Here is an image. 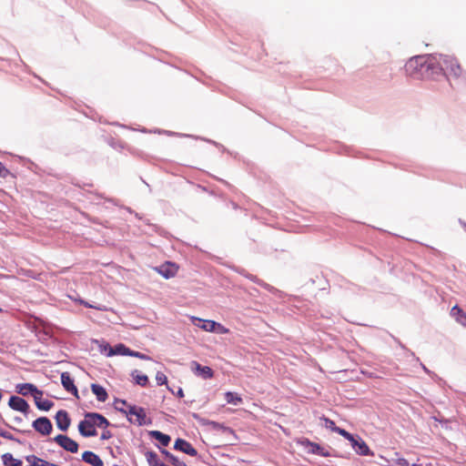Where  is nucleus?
Listing matches in <instances>:
<instances>
[{
  "mask_svg": "<svg viewBox=\"0 0 466 466\" xmlns=\"http://www.w3.org/2000/svg\"><path fill=\"white\" fill-rule=\"evenodd\" d=\"M405 70L412 76L425 73L429 77L450 74L459 78L463 74L462 68L454 57L442 54L414 56L406 63Z\"/></svg>",
  "mask_w": 466,
  "mask_h": 466,
  "instance_id": "obj_1",
  "label": "nucleus"
},
{
  "mask_svg": "<svg viewBox=\"0 0 466 466\" xmlns=\"http://www.w3.org/2000/svg\"><path fill=\"white\" fill-rule=\"evenodd\" d=\"M127 419L131 423L137 424L138 426L150 423V420L147 418L146 410L143 408L137 407L135 405L128 406Z\"/></svg>",
  "mask_w": 466,
  "mask_h": 466,
  "instance_id": "obj_2",
  "label": "nucleus"
},
{
  "mask_svg": "<svg viewBox=\"0 0 466 466\" xmlns=\"http://www.w3.org/2000/svg\"><path fill=\"white\" fill-rule=\"evenodd\" d=\"M86 423L89 426V428L96 429L98 428H106L109 425L108 420L101 414L96 412H89L85 415Z\"/></svg>",
  "mask_w": 466,
  "mask_h": 466,
  "instance_id": "obj_3",
  "label": "nucleus"
},
{
  "mask_svg": "<svg viewBox=\"0 0 466 466\" xmlns=\"http://www.w3.org/2000/svg\"><path fill=\"white\" fill-rule=\"evenodd\" d=\"M299 443L305 449H307L309 453L317 454V455H319L322 457H329L330 456V452L328 450L324 449L318 443L310 441L308 439H302L301 441H299Z\"/></svg>",
  "mask_w": 466,
  "mask_h": 466,
  "instance_id": "obj_4",
  "label": "nucleus"
},
{
  "mask_svg": "<svg viewBox=\"0 0 466 466\" xmlns=\"http://www.w3.org/2000/svg\"><path fill=\"white\" fill-rule=\"evenodd\" d=\"M54 441L66 451L76 453L78 451V444L66 435L59 434L54 438Z\"/></svg>",
  "mask_w": 466,
  "mask_h": 466,
  "instance_id": "obj_5",
  "label": "nucleus"
},
{
  "mask_svg": "<svg viewBox=\"0 0 466 466\" xmlns=\"http://www.w3.org/2000/svg\"><path fill=\"white\" fill-rule=\"evenodd\" d=\"M35 431L39 432L40 434L46 436L49 435L53 430L52 423L50 420L46 417H40L33 421L32 424Z\"/></svg>",
  "mask_w": 466,
  "mask_h": 466,
  "instance_id": "obj_6",
  "label": "nucleus"
},
{
  "mask_svg": "<svg viewBox=\"0 0 466 466\" xmlns=\"http://www.w3.org/2000/svg\"><path fill=\"white\" fill-rule=\"evenodd\" d=\"M190 369L195 375L202 378L203 380L211 379L214 375L211 368L208 366H202L197 361H191Z\"/></svg>",
  "mask_w": 466,
  "mask_h": 466,
  "instance_id": "obj_7",
  "label": "nucleus"
},
{
  "mask_svg": "<svg viewBox=\"0 0 466 466\" xmlns=\"http://www.w3.org/2000/svg\"><path fill=\"white\" fill-rule=\"evenodd\" d=\"M350 444L352 449L359 455L367 456L372 454L366 442L360 436H355L353 441H350Z\"/></svg>",
  "mask_w": 466,
  "mask_h": 466,
  "instance_id": "obj_8",
  "label": "nucleus"
},
{
  "mask_svg": "<svg viewBox=\"0 0 466 466\" xmlns=\"http://www.w3.org/2000/svg\"><path fill=\"white\" fill-rule=\"evenodd\" d=\"M15 391L23 396H27L31 394L34 396L35 394L43 395V391L38 390L32 383H20L15 386Z\"/></svg>",
  "mask_w": 466,
  "mask_h": 466,
  "instance_id": "obj_9",
  "label": "nucleus"
},
{
  "mask_svg": "<svg viewBox=\"0 0 466 466\" xmlns=\"http://www.w3.org/2000/svg\"><path fill=\"white\" fill-rule=\"evenodd\" d=\"M8 405L11 409L23 413H27L29 410L28 403L24 399L17 396H12L9 399Z\"/></svg>",
  "mask_w": 466,
  "mask_h": 466,
  "instance_id": "obj_10",
  "label": "nucleus"
},
{
  "mask_svg": "<svg viewBox=\"0 0 466 466\" xmlns=\"http://www.w3.org/2000/svg\"><path fill=\"white\" fill-rule=\"evenodd\" d=\"M174 448L190 456H196L198 454L197 450L183 439H177L175 441Z\"/></svg>",
  "mask_w": 466,
  "mask_h": 466,
  "instance_id": "obj_11",
  "label": "nucleus"
},
{
  "mask_svg": "<svg viewBox=\"0 0 466 466\" xmlns=\"http://www.w3.org/2000/svg\"><path fill=\"white\" fill-rule=\"evenodd\" d=\"M61 383L66 391L72 393L76 397H78L77 389L75 386L74 380L68 372H63L61 374Z\"/></svg>",
  "mask_w": 466,
  "mask_h": 466,
  "instance_id": "obj_12",
  "label": "nucleus"
},
{
  "mask_svg": "<svg viewBox=\"0 0 466 466\" xmlns=\"http://www.w3.org/2000/svg\"><path fill=\"white\" fill-rule=\"evenodd\" d=\"M56 422L57 428L61 431H66L70 426V419L66 410H60L56 414Z\"/></svg>",
  "mask_w": 466,
  "mask_h": 466,
  "instance_id": "obj_13",
  "label": "nucleus"
},
{
  "mask_svg": "<svg viewBox=\"0 0 466 466\" xmlns=\"http://www.w3.org/2000/svg\"><path fill=\"white\" fill-rule=\"evenodd\" d=\"M157 271L166 279L174 277L177 274V267L170 262H167L157 268Z\"/></svg>",
  "mask_w": 466,
  "mask_h": 466,
  "instance_id": "obj_14",
  "label": "nucleus"
},
{
  "mask_svg": "<svg viewBox=\"0 0 466 466\" xmlns=\"http://www.w3.org/2000/svg\"><path fill=\"white\" fill-rule=\"evenodd\" d=\"M82 460L86 463L90 464L91 466H103L104 465V462L99 458V456L92 451H85L82 454Z\"/></svg>",
  "mask_w": 466,
  "mask_h": 466,
  "instance_id": "obj_15",
  "label": "nucleus"
},
{
  "mask_svg": "<svg viewBox=\"0 0 466 466\" xmlns=\"http://www.w3.org/2000/svg\"><path fill=\"white\" fill-rule=\"evenodd\" d=\"M191 320L195 326L205 331L213 332L214 330V320H204L197 317H192Z\"/></svg>",
  "mask_w": 466,
  "mask_h": 466,
  "instance_id": "obj_16",
  "label": "nucleus"
},
{
  "mask_svg": "<svg viewBox=\"0 0 466 466\" xmlns=\"http://www.w3.org/2000/svg\"><path fill=\"white\" fill-rule=\"evenodd\" d=\"M42 396L43 395H38V394H35L33 396L35 406L37 407V409H39L41 410L47 411L54 406V403L51 400H43Z\"/></svg>",
  "mask_w": 466,
  "mask_h": 466,
  "instance_id": "obj_17",
  "label": "nucleus"
},
{
  "mask_svg": "<svg viewBox=\"0 0 466 466\" xmlns=\"http://www.w3.org/2000/svg\"><path fill=\"white\" fill-rule=\"evenodd\" d=\"M91 390L96 395L98 401L105 402L107 398V392L102 386L93 383L91 384Z\"/></svg>",
  "mask_w": 466,
  "mask_h": 466,
  "instance_id": "obj_18",
  "label": "nucleus"
},
{
  "mask_svg": "<svg viewBox=\"0 0 466 466\" xmlns=\"http://www.w3.org/2000/svg\"><path fill=\"white\" fill-rule=\"evenodd\" d=\"M86 423V418L81 420L78 424V431L80 434L84 437H93L97 434L96 430L93 428H89V426Z\"/></svg>",
  "mask_w": 466,
  "mask_h": 466,
  "instance_id": "obj_19",
  "label": "nucleus"
},
{
  "mask_svg": "<svg viewBox=\"0 0 466 466\" xmlns=\"http://www.w3.org/2000/svg\"><path fill=\"white\" fill-rule=\"evenodd\" d=\"M130 349L126 347L124 344H117L115 347L109 348L108 356H114V355H122V356H128L130 353Z\"/></svg>",
  "mask_w": 466,
  "mask_h": 466,
  "instance_id": "obj_20",
  "label": "nucleus"
},
{
  "mask_svg": "<svg viewBox=\"0 0 466 466\" xmlns=\"http://www.w3.org/2000/svg\"><path fill=\"white\" fill-rule=\"evenodd\" d=\"M145 456L149 466H168L159 461L158 456L155 451H147L145 453Z\"/></svg>",
  "mask_w": 466,
  "mask_h": 466,
  "instance_id": "obj_21",
  "label": "nucleus"
},
{
  "mask_svg": "<svg viewBox=\"0 0 466 466\" xmlns=\"http://www.w3.org/2000/svg\"><path fill=\"white\" fill-rule=\"evenodd\" d=\"M451 316L453 317L457 322L465 325L466 316L463 310L457 305L451 308Z\"/></svg>",
  "mask_w": 466,
  "mask_h": 466,
  "instance_id": "obj_22",
  "label": "nucleus"
},
{
  "mask_svg": "<svg viewBox=\"0 0 466 466\" xmlns=\"http://www.w3.org/2000/svg\"><path fill=\"white\" fill-rule=\"evenodd\" d=\"M149 434L152 438L158 441L162 446H167L171 441V438L168 435L158 431H152Z\"/></svg>",
  "mask_w": 466,
  "mask_h": 466,
  "instance_id": "obj_23",
  "label": "nucleus"
},
{
  "mask_svg": "<svg viewBox=\"0 0 466 466\" xmlns=\"http://www.w3.org/2000/svg\"><path fill=\"white\" fill-rule=\"evenodd\" d=\"M3 462L5 466H22L23 462L20 460L15 459L12 454L5 453L3 455Z\"/></svg>",
  "mask_w": 466,
  "mask_h": 466,
  "instance_id": "obj_24",
  "label": "nucleus"
},
{
  "mask_svg": "<svg viewBox=\"0 0 466 466\" xmlns=\"http://www.w3.org/2000/svg\"><path fill=\"white\" fill-rule=\"evenodd\" d=\"M225 400L228 403L233 404L235 406L239 405L242 402L241 397L238 394L231 391L225 393Z\"/></svg>",
  "mask_w": 466,
  "mask_h": 466,
  "instance_id": "obj_25",
  "label": "nucleus"
},
{
  "mask_svg": "<svg viewBox=\"0 0 466 466\" xmlns=\"http://www.w3.org/2000/svg\"><path fill=\"white\" fill-rule=\"evenodd\" d=\"M132 378L135 380L136 383L140 386H146L148 382V378L147 375L139 374L137 370H134L131 373Z\"/></svg>",
  "mask_w": 466,
  "mask_h": 466,
  "instance_id": "obj_26",
  "label": "nucleus"
},
{
  "mask_svg": "<svg viewBox=\"0 0 466 466\" xmlns=\"http://www.w3.org/2000/svg\"><path fill=\"white\" fill-rule=\"evenodd\" d=\"M162 453L168 459V461L174 465V466H187L184 461H181L178 458L174 456L172 453L166 450H162Z\"/></svg>",
  "mask_w": 466,
  "mask_h": 466,
  "instance_id": "obj_27",
  "label": "nucleus"
},
{
  "mask_svg": "<svg viewBox=\"0 0 466 466\" xmlns=\"http://www.w3.org/2000/svg\"><path fill=\"white\" fill-rule=\"evenodd\" d=\"M115 404H116V409L118 411L126 414L127 416L128 415V406H129V404H127V402L126 400H116Z\"/></svg>",
  "mask_w": 466,
  "mask_h": 466,
  "instance_id": "obj_28",
  "label": "nucleus"
},
{
  "mask_svg": "<svg viewBox=\"0 0 466 466\" xmlns=\"http://www.w3.org/2000/svg\"><path fill=\"white\" fill-rule=\"evenodd\" d=\"M210 424L212 425V428L214 430L222 431L225 433H230V434H233V432H234L233 430L230 429L229 427H227V426H225L223 424H220L218 422L212 421Z\"/></svg>",
  "mask_w": 466,
  "mask_h": 466,
  "instance_id": "obj_29",
  "label": "nucleus"
},
{
  "mask_svg": "<svg viewBox=\"0 0 466 466\" xmlns=\"http://www.w3.org/2000/svg\"><path fill=\"white\" fill-rule=\"evenodd\" d=\"M213 332L218 334H227L229 332V329L224 327L222 324L215 321Z\"/></svg>",
  "mask_w": 466,
  "mask_h": 466,
  "instance_id": "obj_30",
  "label": "nucleus"
},
{
  "mask_svg": "<svg viewBox=\"0 0 466 466\" xmlns=\"http://www.w3.org/2000/svg\"><path fill=\"white\" fill-rule=\"evenodd\" d=\"M335 432L339 433V435H341L342 437L347 439L350 442L351 441H353V438L355 437L354 435H352L351 433L348 432L344 429H341V428H339V427L335 429Z\"/></svg>",
  "mask_w": 466,
  "mask_h": 466,
  "instance_id": "obj_31",
  "label": "nucleus"
},
{
  "mask_svg": "<svg viewBox=\"0 0 466 466\" xmlns=\"http://www.w3.org/2000/svg\"><path fill=\"white\" fill-rule=\"evenodd\" d=\"M335 432L339 433V435H341L342 437L347 439L350 442L351 441H353V438L355 437L354 435H352L351 433L348 432L344 429H341V428H339V427L335 429Z\"/></svg>",
  "mask_w": 466,
  "mask_h": 466,
  "instance_id": "obj_32",
  "label": "nucleus"
},
{
  "mask_svg": "<svg viewBox=\"0 0 466 466\" xmlns=\"http://www.w3.org/2000/svg\"><path fill=\"white\" fill-rule=\"evenodd\" d=\"M321 420H323V423H322V426L327 428V429H329L330 431H334L335 432V429L338 428L336 425H335V422L328 418H321Z\"/></svg>",
  "mask_w": 466,
  "mask_h": 466,
  "instance_id": "obj_33",
  "label": "nucleus"
},
{
  "mask_svg": "<svg viewBox=\"0 0 466 466\" xmlns=\"http://www.w3.org/2000/svg\"><path fill=\"white\" fill-rule=\"evenodd\" d=\"M156 380L158 385H164L167 382V378L163 372H157L156 374Z\"/></svg>",
  "mask_w": 466,
  "mask_h": 466,
  "instance_id": "obj_34",
  "label": "nucleus"
},
{
  "mask_svg": "<svg viewBox=\"0 0 466 466\" xmlns=\"http://www.w3.org/2000/svg\"><path fill=\"white\" fill-rule=\"evenodd\" d=\"M128 356L136 357V358H138L141 360H150V358L147 355H145L141 352L134 351V350H130V353L128 354Z\"/></svg>",
  "mask_w": 466,
  "mask_h": 466,
  "instance_id": "obj_35",
  "label": "nucleus"
},
{
  "mask_svg": "<svg viewBox=\"0 0 466 466\" xmlns=\"http://www.w3.org/2000/svg\"><path fill=\"white\" fill-rule=\"evenodd\" d=\"M395 466H410L409 461L404 458H398L395 461Z\"/></svg>",
  "mask_w": 466,
  "mask_h": 466,
  "instance_id": "obj_36",
  "label": "nucleus"
},
{
  "mask_svg": "<svg viewBox=\"0 0 466 466\" xmlns=\"http://www.w3.org/2000/svg\"><path fill=\"white\" fill-rule=\"evenodd\" d=\"M0 436L7 440H13L11 433L3 430H0Z\"/></svg>",
  "mask_w": 466,
  "mask_h": 466,
  "instance_id": "obj_37",
  "label": "nucleus"
},
{
  "mask_svg": "<svg viewBox=\"0 0 466 466\" xmlns=\"http://www.w3.org/2000/svg\"><path fill=\"white\" fill-rule=\"evenodd\" d=\"M7 174H8V170L0 162V177H5Z\"/></svg>",
  "mask_w": 466,
  "mask_h": 466,
  "instance_id": "obj_38",
  "label": "nucleus"
},
{
  "mask_svg": "<svg viewBox=\"0 0 466 466\" xmlns=\"http://www.w3.org/2000/svg\"><path fill=\"white\" fill-rule=\"evenodd\" d=\"M79 302H80L81 304H83V305H84L85 307H86V308L101 309V308H99V307H97V306L91 305V304H89V303H88V302H86V301H84V300H81V299H80V300H79Z\"/></svg>",
  "mask_w": 466,
  "mask_h": 466,
  "instance_id": "obj_39",
  "label": "nucleus"
},
{
  "mask_svg": "<svg viewBox=\"0 0 466 466\" xmlns=\"http://www.w3.org/2000/svg\"><path fill=\"white\" fill-rule=\"evenodd\" d=\"M111 437V433L109 431H104L101 435L102 440L109 439Z\"/></svg>",
  "mask_w": 466,
  "mask_h": 466,
  "instance_id": "obj_40",
  "label": "nucleus"
},
{
  "mask_svg": "<svg viewBox=\"0 0 466 466\" xmlns=\"http://www.w3.org/2000/svg\"><path fill=\"white\" fill-rule=\"evenodd\" d=\"M177 396L179 398H182L184 396V392H183V390L181 388L177 390Z\"/></svg>",
  "mask_w": 466,
  "mask_h": 466,
  "instance_id": "obj_41",
  "label": "nucleus"
},
{
  "mask_svg": "<svg viewBox=\"0 0 466 466\" xmlns=\"http://www.w3.org/2000/svg\"><path fill=\"white\" fill-rule=\"evenodd\" d=\"M421 367L425 372L431 373V371L423 364H421Z\"/></svg>",
  "mask_w": 466,
  "mask_h": 466,
  "instance_id": "obj_42",
  "label": "nucleus"
},
{
  "mask_svg": "<svg viewBox=\"0 0 466 466\" xmlns=\"http://www.w3.org/2000/svg\"><path fill=\"white\" fill-rule=\"evenodd\" d=\"M460 222H461V224H462V225H463V227H465V228H466V224H465V223H463L462 221H460Z\"/></svg>",
  "mask_w": 466,
  "mask_h": 466,
  "instance_id": "obj_43",
  "label": "nucleus"
},
{
  "mask_svg": "<svg viewBox=\"0 0 466 466\" xmlns=\"http://www.w3.org/2000/svg\"><path fill=\"white\" fill-rule=\"evenodd\" d=\"M411 466H420V465L413 463Z\"/></svg>",
  "mask_w": 466,
  "mask_h": 466,
  "instance_id": "obj_44",
  "label": "nucleus"
}]
</instances>
